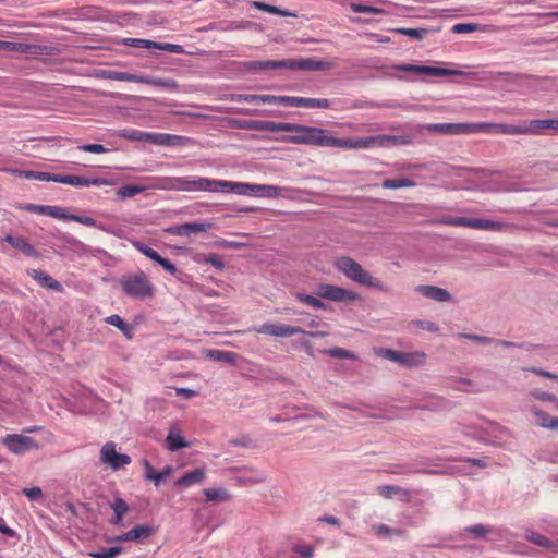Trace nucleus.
I'll use <instances>...</instances> for the list:
<instances>
[{
    "instance_id": "f03ea898",
    "label": "nucleus",
    "mask_w": 558,
    "mask_h": 558,
    "mask_svg": "<svg viewBox=\"0 0 558 558\" xmlns=\"http://www.w3.org/2000/svg\"><path fill=\"white\" fill-rule=\"evenodd\" d=\"M315 294L317 298L304 293H298L295 298L301 303L319 310H326L327 307L319 298L339 303H352L361 300V295L357 292L329 283H320L317 286Z\"/></svg>"
},
{
    "instance_id": "49530a36",
    "label": "nucleus",
    "mask_w": 558,
    "mask_h": 558,
    "mask_svg": "<svg viewBox=\"0 0 558 558\" xmlns=\"http://www.w3.org/2000/svg\"><path fill=\"white\" fill-rule=\"evenodd\" d=\"M195 260L198 263L210 264L213 267H215L218 270L225 269V266H226L223 260L221 259V257L218 254H209V255L199 254L195 258Z\"/></svg>"
},
{
    "instance_id": "58836bf2",
    "label": "nucleus",
    "mask_w": 558,
    "mask_h": 558,
    "mask_svg": "<svg viewBox=\"0 0 558 558\" xmlns=\"http://www.w3.org/2000/svg\"><path fill=\"white\" fill-rule=\"evenodd\" d=\"M101 77L112 80V81L132 82V83H138V80H140L138 74H132V73L119 72V71H104L101 74Z\"/></svg>"
},
{
    "instance_id": "bf43d9fd",
    "label": "nucleus",
    "mask_w": 558,
    "mask_h": 558,
    "mask_svg": "<svg viewBox=\"0 0 558 558\" xmlns=\"http://www.w3.org/2000/svg\"><path fill=\"white\" fill-rule=\"evenodd\" d=\"M124 44L126 46L146 49H150L154 48V46H156V41L142 38H125Z\"/></svg>"
},
{
    "instance_id": "79ce46f5",
    "label": "nucleus",
    "mask_w": 558,
    "mask_h": 558,
    "mask_svg": "<svg viewBox=\"0 0 558 558\" xmlns=\"http://www.w3.org/2000/svg\"><path fill=\"white\" fill-rule=\"evenodd\" d=\"M391 32L408 36L414 40H423L425 38V36L428 34L427 28L397 27V28H392Z\"/></svg>"
},
{
    "instance_id": "a18cd8bd",
    "label": "nucleus",
    "mask_w": 558,
    "mask_h": 558,
    "mask_svg": "<svg viewBox=\"0 0 558 558\" xmlns=\"http://www.w3.org/2000/svg\"><path fill=\"white\" fill-rule=\"evenodd\" d=\"M106 323L120 329L126 337L131 336L132 327L124 322V319L117 315H110L106 319Z\"/></svg>"
},
{
    "instance_id": "5701e85b",
    "label": "nucleus",
    "mask_w": 558,
    "mask_h": 558,
    "mask_svg": "<svg viewBox=\"0 0 558 558\" xmlns=\"http://www.w3.org/2000/svg\"><path fill=\"white\" fill-rule=\"evenodd\" d=\"M187 141L186 137L166 133H148V142L159 146H181Z\"/></svg>"
},
{
    "instance_id": "c03bdc74",
    "label": "nucleus",
    "mask_w": 558,
    "mask_h": 558,
    "mask_svg": "<svg viewBox=\"0 0 558 558\" xmlns=\"http://www.w3.org/2000/svg\"><path fill=\"white\" fill-rule=\"evenodd\" d=\"M415 185L416 183L414 181L407 178L386 179L381 183L384 189L413 187Z\"/></svg>"
},
{
    "instance_id": "f257e3e1",
    "label": "nucleus",
    "mask_w": 558,
    "mask_h": 558,
    "mask_svg": "<svg viewBox=\"0 0 558 558\" xmlns=\"http://www.w3.org/2000/svg\"><path fill=\"white\" fill-rule=\"evenodd\" d=\"M251 129L266 132H293L295 134L283 137L284 143L331 147L332 136H329L328 131L320 128L290 122L254 121Z\"/></svg>"
},
{
    "instance_id": "0e129e2a",
    "label": "nucleus",
    "mask_w": 558,
    "mask_h": 558,
    "mask_svg": "<svg viewBox=\"0 0 558 558\" xmlns=\"http://www.w3.org/2000/svg\"><path fill=\"white\" fill-rule=\"evenodd\" d=\"M292 550L303 558H311L314 553L313 547L305 544H296L293 546Z\"/></svg>"
},
{
    "instance_id": "c9c22d12",
    "label": "nucleus",
    "mask_w": 558,
    "mask_h": 558,
    "mask_svg": "<svg viewBox=\"0 0 558 558\" xmlns=\"http://www.w3.org/2000/svg\"><path fill=\"white\" fill-rule=\"evenodd\" d=\"M531 412L536 417V424L548 429H558V417L550 416L546 412L533 407Z\"/></svg>"
},
{
    "instance_id": "dca6fc26",
    "label": "nucleus",
    "mask_w": 558,
    "mask_h": 558,
    "mask_svg": "<svg viewBox=\"0 0 558 558\" xmlns=\"http://www.w3.org/2000/svg\"><path fill=\"white\" fill-rule=\"evenodd\" d=\"M333 66L331 62L317 60L314 58L288 59V70L301 71H327Z\"/></svg>"
},
{
    "instance_id": "052dcab7",
    "label": "nucleus",
    "mask_w": 558,
    "mask_h": 558,
    "mask_svg": "<svg viewBox=\"0 0 558 558\" xmlns=\"http://www.w3.org/2000/svg\"><path fill=\"white\" fill-rule=\"evenodd\" d=\"M154 48L163 50V51H168L171 53H185L183 46L178 45V44L157 43L156 41V46H154Z\"/></svg>"
},
{
    "instance_id": "5fc2aeb1",
    "label": "nucleus",
    "mask_w": 558,
    "mask_h": 558,
    "mask_svg": "<svg viewBox=\"0 0 558 558\" xmlns=\"http://www.w3.org/2000/svg\"><path fill=\"white\" fill-rule=\"evenodd\" d=\"M248 104H270L276 105L277 95H256L247 94Z\"/></svg>"
},
{
    "instance_id": "ddd939ff",
    "label": "nucleus",
    "mask_w": 558,
    "mask_h": 558,
    "mask_svg": "<svg viewBox=\"0 0 558 558\" xmlns=\"http://www.w3.org/2000/svg\"><path fill=\"white\" fill-rule=\"evenodd\" d=\"M1 441L10 452L19 456L38 448L34 438L21 434H9Z\"/></svg>"
},
{
    "instance_id": "1a4fd4ad",
    "label": "nucleus",
    "mask_w": 558,
    "mask_h": 558,
    "mask_svg": "<svg viewBox=\"0 0 558 558\" xmlns=\"http://www.w3.org/2000/svg\"><path fill=\"white\" fill-rule=\"evenodd\" d=\"M384 360L396 362L407 367L418 366L425 361L424 351H376Z\"/></svg>"
},
{
    "instance_id": "a211bd4d",
    "label": "nucleus",
    "mask_w": 558,
    "mask_h": 558,
    "mask_svg": "<svg viewBox=\"0 0 558 558\" xmlns=\"http://www.w3.org/2000/svg\"><path fill=\"white\" fill-rule=\"evenodd\" d=\"M134 247L141 252L143 255L148 257L149 259L156 262L158 265H160L167 272L171 275H175L178 269L173 263H171L169 259L162 257L157 251L154 248L147 246L146 244L142 242H134Z\"/></svg>"
},
{
    "instance_id": "c85d7f7f",
    "label": "nucleus",
    "mask_w": 558,
    "mask_h": 558,
    "mask_svg": "<svg viewBox=\"0 0 558 558\" xmlns=\"http://www.w3.org/2000/svg\"><path fill=\"white\" fill-rule=\"evenodd\" d=\"M138 83L165 88L170 92L179 90V84L177 83V81H174L172 78H168V77H155V76H149V75H140Z\"/></svg>"
},
{
    "instance_id": "7ed1b4c3",
    "label": "nucleus",
    "mask_w": 558,
    "mask_h": 558,
    "mask_svg": "<svg viewBox=\"0 0 558 558\" xmlns=\"http://www.w3.org/2000/svg\"><path fill=\"white\" fill-rule=\"evenodd\" d=\"M235 186H244L241 183H234L229 181H221L208 178H169L167 180V187L175 191L183 192H195V191H209V192H218L220 190L225 191L234 190Z\"/></svg>"
},
{
    "instance_id": "a878e982",
    "label": "nucleus",
    "mask_w": 558,
    "mask_h": 558,
    "mask_svg": "<svg viewBox=\"0 0 558 558\" xmlns=\"http://www.w3.org/2000/svg\"><path fill=\"white\" fill-rule=\"evenodd\" d=\"M209 227V223L189 222L171 227L168 232L174 235L190 236L192 233L206 232Z\"/></svg>"
},
{
    "instance_id": "13d9d810",
    "label": "nucleus",
    "mask_w": 558,
    "mask_h": 558,
    "mask_svg": "<svg viewBox=\"0 0 558 558\" xmlns=\"http://www.w3.org/2000/svg\"><path fill=\"white\" fill-rule=\"evenodd\" d=\"M239 480L241 483L247 485L259 484L266 481V475L262 472L253 471L250 475H243Z\"/></svg>"
},
{
    "instance_id": "e2e57ef3",
    "label": "nucleus",
    "mask_w": 558,
    "mask_h": 558,
    "mask_svg": "<svg viewBox=\"0 0 558 558\" xmlns=\"http://www.w3.org/2000/svg\"><path fill=\"white\" fill-rule=\"evenodd\" d=\"M465 531L474 534L475 537L481 538V537H484L487 533H490L492 529L487 527L483 524H476V525L466 527Z\"/></svg>"
},
{
    "instance_id": "e433bc0d",
    "label": "nucleus",
    "mask_w": 558,
    "mask_h": 558,
    "mask_svg": "<svg viewBox=\"0 0 558 558\" xmlns=\"http://www.w3.org/2000/svg\"><path fill=\"white\" fill-rule=\"evenodd\" d=\"M165 444H166V448L172 452L189 447V442L175 429L169 430V433L166 437Z\"/></svg>"
},
{
    "instance_id": "864d4df0",
    "label": "nucleus",
    "mask_w": 558,
    "mask_h": 558,
    "mask_svg": "<svg viewBox=\"0 0 558 558\" xmlns=\"http://www.w3.org/2000/svg\"><path fill=\"white\" fill-rule=\"evenodd\" d=\"M350 8L355 13L386 14V11L384 9L372 5L351 3Z\"/></svg>"
},
{
    "instance_id": "6e6d98bb",
    "label": "nucleus",
    "mask_w": 558,
    "mask_h": 558,
    "mask_svg": "<svg viewBox=\"0 0 558 558\" xmlns=\"http://www.w3.org/2000/svg\"><path fill=\"white\" fill-rule=\"evenodd\" d=\"M372 530L378 536H392V535L400 536V535H402V531L401 530L391 529V527H389L388 525H385V524L373 525Z\"/></svg>"
},
{
    "instance_id": "4be33fe9",
    "label": "nucleus",
    "mask_w": 558,
    "mask_h": 558,
    "mask_svg": "<svg viewBox=\"0 0 558 558\" xmlns=\"http://www.w3.org/2000/svg\"><path fill=\"white\" fill-rule=\"evenodd\" d=\"M242 184L246 185V186H235L234 190H236L239 192H241L244 189L253 190V191L260 192L259 195L266 196V197H277V196L289 197L290 196L289 194L294 191L293 189L280 187V186H275V185H255V184H246V183H242Z\"/></svg>"
},
{
    "instance_id": "39448f33",
    "label": "nucleus",
    "mask_w": 558,
    "mask_h": 558,
    "mask_svg": "<svg viewBox=\"0 0 558 558\" xmlns=\"http://www.w3.org/2000/svg\"><path fill=\"white\" fill-rule=\"evenodd\" d=\"M119 284L126 296L136 300L151 299L156 292L155 286L142 270L122 276Z\"/></svg>"
},
{
    "instance_id": "37998d69",
    "label": "nucleus",
    "mask_w": 558,
    "mask_h": 558,
    "mask_svg": "<svg viewBox=\"0 0 558 558\" xmlns=\"http://www.w3.org/2000/svg\"><path fill=\"white\" fill-rule=\"evenodd\" d=\"M207 501H227L230 499V494L221 487L207 488L203 490Z\"/></svg>"
},
{
    "instance_id": "412c9836",
    "label": "nucleus",
    "mask_w": 558,
    "mask_h": 558,
    "mask_svg": "<svg viewBox=\"0 0 558 558\" xmlns=\"http://www.w3.org/2000/svg\"><path fill=\"white\" fill-rule=\"evenodd\" d=\"M57 183L69 184L76 187L108 185L110 182L102 178L87 179L80 175L57 174Z\"/></svg>"
},
{
    "instance_id": "4c0bfd02",
    "label": "nucleus",
    "mask_w": 558,
    "mask_h": 558,
    "mask_svg": "<svg viewBox=\"0 0 558 558\" xmlns=\"http://www.w3.org/2000/svg\"><path fill=\"white\" fill-rule=\"evenodd\" d=\"M114 135L132 142H148V133L135 129H123L114 132Z\"/></svg>"
},
{
    "instance_id": "0eeeda50",
    "label": "nucleus",
    "mask_w": 558,
    "mask_h": 558,
    "mask_svg": "<svg viewBox=\"0 0 558 558\" xmlns=\"http://www.w3.org/2000/svg\"><path fill=\"white\" fill-rule=\"evenodd\" d=\"M487 126V123H429L422 129L439 134H470L485 132Z\"/></svg>"
},
{
    "instance_id": "ea45409f",
    "label": "nucleus",
    "mask_w": 558,
    "mask_h": 558,
    "mask_svg": "<svg viewBox=\"0 0 558 558\" xmlns=\"http://www.w3.org/2000/svg\"><path fill=\"white\" fill-rule=\"evenodd\" d=\"M381 147L410 145L412 140L408 135H380Z\"/></svg>"
},
{
    "instance_id": "8fccbe9b",
    "label": "nucleus",
    "mask_w": 558,
    "mask_h": 558,
    "mask_svg": "<svg viewBox=\"0 0 558 558\" xmlns=\"http://www.w3.org/2000/svg\"><path fill=\"white\" fill-rule=\"evenodd\" d=\"M144 191V187L141 186V185H135V184H128V185H123L121 186L118 191H117V195L124 199V198H130V197H133L137 194H140L141 192Z\"/></svg>"
},
{
    "instance_id": "a19ab883",
    "label": "nucleus",
    "mask_w": 558,
    "mask_h": 558,
    "mask_svg": "<svg viewBox=\"0 0 558 558\" xmlns=\"http://www.w3.org/2000/svg\"><path fill=\"white\" fill-rule=\"evenodd\" d=\"M252 5L263 12H267V13H270V14H277V15H281V16H293L295 17L296 14L293 13V12H290V11H287V10H282L276 5H270V4H267L265 2H262V1H254L252 3Z\"/></svg>"
},
{
    "instance_id": "72a5a7b5",
    "label": "nucleus",
    "mask_w": 558,
    "mask_h": 558,
    "mask_svg": "<svg viewBox=\"0 0 558 558\" xmlns=\"http://www.w3.org/2000/svg\"><path fill=\"white\" fill-rule=\"evenodd\" d=\"M420 401H422V403L416 404L415 408L438 411L448 407V402L445 399L434 395H424Z\"/></svg>"
},
{
    "instance_id": "7c9ffc66",
    "label": "nucleus",
    "mask_w": 558,
    "mask_h": 558,
    "mask_svg": "<svg viewBox=\"0 0 558 558\" xmlns=\"http://www.w3.org/2000/svg\"><path fill=\"white\" fill-rule=\"evenodd\" d=\"M3 241L12 245L13 247L20 250L23 254L29 257H36L38 255L37 251L33 245L25 241V239L21 236L5 235Z\"/></svg>"
},
{
    "instance_id": "338daca9",
    "label": "nucleus",
    "mask_w": 558,
    "mask_h": 558,
    "mask_svg": "<svg viewBox=\"0 0 558 558\" xmlns=\"http://www.w3.org/2000/svg\"><path fill=\"white\" fill-rule=\"evenodd\" d=\"M477 29V24L474 23H458L453 25L452 33L454 34H464L474 32Z\"/></svg>"
},
{
    "instance_id": "603ef678",
    "label": "nucleus",
    "mask_w": 558,
    "mask_h": 558,
    "mask_svg": "<svg viewBox=\"0 0 558 558\" xmlns=\"http://www.w3.org/2000/svg\"><path fill=\"white\" fill-rule=\"evenodd\" d=\"M378 494L385 498H392L399 494H408L405 489L400 486L395 485H383L377 488Z\"/></svg>"
},
{
    "instance_id": "de8ad7c7",
    "label": "nucleus",
    "mask_w": 558,
    "mask_h": 558,
    "mask_svg": "<svg viewBox=\"0 0 558 558\" xmlns=\"http://www.w3.org/2000/svg\"><path fill=\"white\" fill-rule=\"evenodd\" d=\"M525 538L539 547L548 548V546L551 545V541L549 538L531 530L525 532Z\"/></svg>"
},
{
    "instance_id": "6e6552de",
    "label": "nucleus",
    "mask_w": 558,
    "mask_h": 558,
    "mask_svg": "<svg viewBox=\"0 0 558 558\" xmlns=\"http://www.w3.org/2000/svg\"><path fill=\"white\" fill-rule=\"evenodd\" d=\"M99 461L112 471H119L131 463V457L117 451V445L113 441L106 442L99 451Z\"/></svg>"
},
{
    "instance_id": "2f4dec72",
    "label": "nucleus",
    "mask_w": 558,
    "mask_h": 558,
    "mask_svg": "<svg viewBox=\"0 0 558 558\" xmlns=\"http://www.w3.org/2000/svg\"><path fill=\"white\" fill-rule=\"evenodd\" d=\"M142 463L145 469V478L154 482V484L156 486H158L161 483V481L166 476L170 475L172 472V466H170V465L166 466L160 472H156L146 459H144Z\"/></svg>"
},
{
    "instance_id": "bb28decb",
    "label": "nucleus",
    "mask_w": 558,
    "mask_h": 558,
    "mask_svg": "<svg viewBox=\"0 0 558 558\" xmlns=\"http://www.w3.org/2000/svg\"><path fill=\"white\" fill-rule=\"evenodd\" d=\"M457 338L469 339L472 342V344L481 345V347H487V345L512 347L513 345V343L505 341V340H497L494 338L477 336V335H473V333H458Z\"/></svg>"
},
{
    "instance_id": "f704fd0d",
    "label": "nucleus",
    "mask_w": 558,
    "mask_h": 558,
    "mask_svg": "<svg viewBox=\"0 0 558 558\" xmlns=\"http://www.w3.org/2000/svg\"><path fill=\"white\" fill-rule=\"evenodd\" d=\"M545 129L558 132V119H535L530 121V130H532L530 131L531 134H542Z\"/></svg>"
},
{
    "instance_id": "20e7f679",
    "label": "nucleus",
    "mask_w": 558,
    "mask_h": 558,
    "mask_svg": "<svg viewBox=\"0 0 558 558\" xmlns=\"http://www.w3.org/2000/svg\"><path fill=\"white\" fill-rule=\"evenodd\" d=\"M336 267L348 279L359 284L365 286L367 288H373L385 293L389 292V288L386 284H384L381 280L372 276L356 260H354L351 257L341 256L337 258Z\"/></svg>"
},
{
    "instance_id": "6ab92c4d",
    "label": "nucleus",
    "mask_w": 558,
    "mask_h": 558,
    "mask_svg": "<svg viewBox=\"0 0 558 558\" xmlns=\"http://www.w3.org/2000/svg\"><path fill=\"white\" fill-rule=\"evenodd\" d=\"M0 50L28 53V54H48L49 48L41 45H31L24 43H14L0 40Z\"/></svg>"
},
{
    "instance_id": "09e8293b",
    "label": "nucleus",
    "mask_w": 558,
    "mask_h": 558,
    "mask_svg": "<svg viewBox=\"0 0 558 558\" xmlns=\"http://www.w3.org/2000/svg\"><path fill=\"white\" fill-rule=\"evenodd\" d=\"M24 178L46 182H57V174L41 171H23Z\"/></svg>"
},
{
    "instance_id": "473e14b6",
    "label": "nucleus",
    "mask_w": 558,
    "mask_h": 558,
    "mask_svg": "<svg viewBox=\"0 0 558 558\" xmlns=\"http://www.w3.org/2000/svg\"><path fill=\"white\" fill-rule=\"evenodd\" d=\"M204 480L205 471L202 469H195L178 478L175 485L181 487H190L196 484H201Z\"/></svg>"
},
{
    "instance_id": "423d86ee",
    "label": "nucleus",
    "mask_w": 558,
    "mask_h": 558,
    "mask_svg": "<svg viewBox=\"0 0 558 558\" xmlns=\"http://www.w3.org/2000/svg\"><path fill=\"white\" fill-rule=\"evenodd\" d=\"M441 223L453 226V227H466L478 230H487L494 232L508 231L512 228V225L502 221H494L482 218H469V217H446L440 220Z\"/></svg>"
},
{
    "instance_id": "2eb2a0df",
    "label": "nucleus",
    "mask_w": 558,
    "mask_h": 558,
    "mask_svg": "<svg viewBox=\"0 0 558 558\" xmlns=\"http://www.w3.org/2000/svg\"><path fill=\"white\" fill-rule=\"evenodd\" d=\"M205 359L233 365L242 373L250 371L247 361L232 351H205Z\"/></svg>"
},
{
    "instance_id": "393cba45",
    "label": "nucleus",
    "mask_w": 558,
    "mask_h": 558,
    "mask_svg": "<svg viewBox=\"0 0 558 558\" xmlns=\"http://www.w3.org/2000/svg\"><path fill=\"white\" fill-rule=\"evenodd\" d=\"M154 532L153 527L148 525H136L132 530L122 533L113 538L114 542H135L146 538Z\"/></svg>"
},
{
    "instance_id": "680f3d73",
    "label": "nucleus",
    "mask_w": 558,
    "mask_h": 558,
    "mask_svg": "<svg viewBox=\"0 0 558 558\" xmlns=\"http://www.w3.org/2000/svg\"><path fill=\"white\" fill-rule=\"evenodd\" d=\"M23 495H25L29 500L40 501L44 498V494L40 487L34 486L31 488H24L22 490Z\"/></svg>"
},
{
    "instance_id": "4468645a",
    "label": "nucleus",
    "mask_w": 558,
    "mask_h": 558,
    "mask_svg": "<svg viewBox=\"0 0 558 558\" xmlns=\"http://www.w3.org/2000/svg\"><path fill=\"white\" fill-rule=\"evenodd\" d=\"M397 70L403 72H411L421 75L432 76H449V75H465L466 73L459 70H450L429 65H415V64H401L396 66Z\"/></svg>"
},
{
    "instance_id": "c756f323",
    "label": "nucleus",
    "mask_w": 558,
    "mask_h": 558,
    "mask_svg": "<svg viewBox=\"0 0 558 558\" xmlns=\"http://www.w3.org/2000/svg\"><path fill=\"white\" fill-rule=\"evenodd\" d=\"M488 126L485 131L489 129L496 130L498 133L508 134V135H519V134H531L530 133V122L527 124H507V123H487Z\"/></svg>"
},
{
    "instance_id": "3c124183",
    "label": "nucleus",
    "mask_w": 558,
    "mask_h": 558,
    "mask_svg": "<svg viewBox=\"0 0 558 558\" xmlns=\"http://www.w3.org/2000/svg\"><path fill=\"white\" fill-rule=\"evenodd\" d=\"M391 474H412V473H427L432 474L435 473L434 471L426 470L423 468H411L409 465H392L390 470Z\"/></svg>"
},
{
    "instance_id": "cd10ccee",
    "label": "nucleus",
    "mask_w": 558,
    "mask_h": 558,
    "mask_svg": "<svg viewBox=\"0 0 558 558\" xmlns=\"http://www.w3.org/2000/svg\"><path fill=\"white\" fill-rule=\"evenodd\" d=\"M28 275L35 279L43 288L60 292L62 291V284L53 279L48 274L44 272L40 269H31L27 271Z\"/></svg>"
},
{
    "instance_id": "f8f14e48",
    "label": "nucleus",
    "mask_w": 558,
    "mask_h": 558,
    "mask_svg": "<svg viewBox=\"0 0 558 558\" xmlns=\"http://www.w3.org/2000/svg\"><path fill=\"white\" fill-rule=\"evenodd\" d=\"M381 147L380 135L356 137V138H337L332 137L331 147L345 149H368L372 147Z\"/></svg>"
},
{
    "instance_id": "9d476101",
    "label": "nucleus",
    "mask_w": 558,
    "mask_h": 558,
    "mask_svg": "<svg viewBox=\"0 0 558 558\" xmlns=\"http://www.w3.org/2000/svg\"><path fill=\"white\" fill-rule=\"evenodd\" d=\"M46 216L52 217L56 219H60V220L75 221V222L82 223L87 227H95L105 232H109V230L105 226L99 225L94 218L88 217V216L68 214L65 208L60 207V206L48 205L47 210H46Z\"/></svg>"
},
{
    "instance_id": "4d7b16f0",
    "label": "nucleus",
    "mask_w": 558,
    "mask_h": 558,
    "mask_svg": "<svg viewBox=\"0 0 558 558\" xmlns=\"http://www.w3.org/2000/svg\"><path fill=\"white\" fill-rule=\"evenodd\" d=\"M122 553L121 547H110V548H102L98 551L90 553V557L93 558H114L116 556L120 555Z\"/></svg>"
},
{
    "instance_id": "b1692460",
    "label": "nucleus",
    "mask_w": 558,
    "mask_h": 558,
    "mask_svg": "<svg viewBox=\"0 0 558 558\" xmlns=\"http://www.w3.org/2000/svg\"><path fill=\"white\" fill-rule=\"evenodd\" d=\"M244 68L248 71H270V70H288V59L286 60H265L250 61L244 63Z\"/></svg>"
},
{
    "instance_id": "aec40b11",
    "label": "nucleus",
    "mask_w": 558,
    "mask_h": 558,
    "mask_svg": "<svg viewBox=\"0 0 558 558\" xmlns=\"http://www.w3.org/2000/svg\"><path fill=\"white\" fill-rule=\"evenodd\" d=\"M414 291L420 295L435 302L449 303L452 301V295L449 293V291L440 287L420 284L415 287Z\"/></svg>"
},
{
    "instance_id": "9b49d317",
    "label": "nucleus",
    "mask_w": 558,
    "mask_h": 558,
    "mask_svg": "<svg viewBox=\"0 0 558 558\" xmlns=\"http://www.w3.org/2000/svg\"><path fill=\"white\" fill-rule=\"evenodd\" d=\"M276 105L303 107V108H331V101L326 98H306L296 96H279L277 95Z\"/></svg>"
},
{
    "instance_id": "774afa93",
    "label": "nucleus",
    "mask_w": 558,
    "mask_h": 558,
    "mask_svg": "<svg viewBox=\"0 0 558 558\" xmlns=\"http://www.w3.org/2000/svg\"><path fill=\"white\" fill-rule=\"evenodd\" d=\"M412 324L422 330H426L429 332L438 331V326L434 322H430V320L418 319V320H414Z\"/></svg>"
},
{
    "instance_id": "69168bd1",
    "label": "nucleus",
    "mask_w": 558,
    "mask_h": 558,
    "mask_svg": "<svg viewBox=\"0 0 558 558\" xmlns=\"http://www.w3.org/2000/svg\"><path fill=\"white\" fill-rule=\"evenodd\" d=\"M111 509L114 514H125L129 511V506L122 498H114L111 502Z\"/></svg>"
},
{
    "instance_id": "f3484780",
    "label": "nucleus",
    "mask_w": 558,
    "mask_h": 558,
    "mask_svg": "<svg viewBox=\"0 0 558 558\" xmlns=\"http://www.w3.org/2000/svg\"><path fill=\"white\" fill-rule=\"evenodd\" d=\"M258 332L278 338H288L299 333H305L300 327L284 324L266 323L258 328Z\"/></svg>"
}]
</instances>
